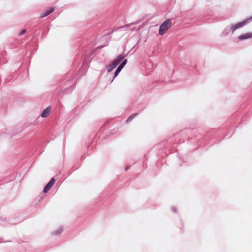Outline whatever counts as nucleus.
<instances>
[{"mask_svg": "<svg viewBox=\"0 0 252 252\" xmlns=\"http://www.w3.org/2000/svg\"><path fill=\"white\" fill-rule=\"evenodd\" d=\"M55 182V180L54 178H53L50 182L46 185V186L44 187L43 191L46 193L48 190H49L52 186L54 185Z\"/></svg>", "mask_w": 252, "mask_h": 252, "instance_id": "20e7f679", "label": "nucleus"}, {"mask_svg": "<svg viewBox=\"0 0 252 252\" xmlns=\"http://www.w3.org/2000/svg\"><path fill=\"white\" fill-rule=\"evenodd\" d=\"M252 37V32L247 33L243 35L239 36L238 38L240 40H244L246 39L251 38Z\"/></svg>", "mask_w": 252, "mask_h": 252, "instance_id": "423d86ee", "label": "nucleus"}, {"mask_svg": "<svg viewBox=\"0 0 252 252\" xmlns=\"http://www.w3.org/2000/svg\"><path fill=\"white\" fill-rule=\"evenodd\" d=\"M54 8L53 7H51L49 8V9L48 10H47L45 12L43 13V14H41L40 17L41 18L45 17L48 16V15H49L50 14H51V13H52L54 11Z\"/></svg>", "mask_w": 252, "mask_h": 252, "instance_id": "0eeeda50", "label": "nucleus"}, {"mask_svg": "<svg viewBox=\"0 0 252 252\" xmlns=\"http://www.w3.org/2000/svg\"><path fill=\"white\" fill-rule=\"evenodd\" d=\"M50 112L51 108L48 107L43 111V112L41 114V116L43 118H46L49 115Z\"/></svg>", "mask_w": 252, "mask_h": 252, "instance_id": "39448f33", "label": "nucleus"}, {"mask_svg": "<svg viewBox=\"0 0 252 252\" xmlns=\"http://www.w3.org/2000/svg\"><path fill=\"white\" fill-rule=\"evenodd\" d=\"M137 114H135L129 117V118L126 120V123L130 121Z\"/></svg>", "mask_w": 252, "mask_h": 252, "instance_id": "1a4fd4ad", "label": "nucleus"}, {"mask_svg": "<svg viewBox=\"0 0 252 252\" xmlns=\"http://www.w3.org/2000/svg\"><path fill=\"white\" fill-rule=\"evenodd\" d=\"M121 71V70L118 67L115 72V77L117 76Z\"/></svg>", "mask_w": 252, "mask_h": 252, "instance_id": "9d476101", "label": "nucleus"}, {"mask_svg": "<svg viewBox=\"0 0 252 252\" xmlns=\"http://www.w3.org/2000/svg\"><path fill=\"white\" fill-rule=\"evenodd\" d=\"M63 231V228L60 227L58 228L57 230L54 231L52 234L54 235H58L61 234Z\"/></svg>", "mask_w": 252, "mask_h": 252, "instance_id": "6e6552de", "label": "nucleus"}, {"mask_svg": "<svg viewBox=\"0 0 252 252\" xmlns=\"http://www.w3.org/2000/svg\"><path fill=\"white\" fill-rule=\"evenodd\" d=\"M124 66H125V65H124V64H123L122 63H121V64L119 66L118 68H119V69H120L121 70H122V68L124 67Z\"/></svg>", "mask_w": 252, "mask_h": 252, "instance_id": "f8f14e48", "label": "nucleus"}, {"mask_svg": "<svg viewBox=\"0 0 252 252\" xmlns=\"http://www.w3.org/2000/svg\"><path fill=\"white\" fill-rule=\"evenodd\" d=\"M124 56H119L115 60H114L112 63L109 66L108 68V72L111 71L113 69H114L119 63L123 60L124 58Z\"/></svg>", "mask_w": 252, "mask_h": 252, "instance_id": "f03ea898", "label": "nucleus"}, {"mask_svg": "<svg viewBox=\"0 0 252 252\" xmlns=\"http://www.w3.org/2000/svg\"><path fill=\"white\" fill-rule=\"evenodd\" d=\"M250 19H252V17L249 18L248 19H247V20L243 21L241 22L238 23L236 25H232L231 27V30L232 32H233L235 31V30H236V29L244 26L246 24L248 20H250Z\"/></svg>", "mask_w": 252, "mask_h": 252, "instance_id": "7ed1b4c3", "label": "nucleus"}, {"mask_svg": "<svg viewBox=\"0 0 252 252\" xmlns=\"http://www.w3.org/2000/svg\"><path fill=\"white\" fill-rule=\"evenodd\" d=\"M172 25L171 20L168 19L165 21L160 26L159 29V34L163 35L166 32Z\"/></svg>", "mask_w": 252, "mask_h": 252, "instance_id": "f257e3e1", "label": "nucleus"}, {"mask_svg": "<svg viewBox=\"0 0 252 252\" xmlns=\"http://www.w3.org/2000/svg\"><path fill=\"white\" fill-rule=\"evenodd\" d=\"M127 63V60L126 59H125L123 62L122 63V64H124V65H125Z\"/></svg>", "mask_w": 252, "mask_h": 252, "instance_id": "ddd939ff", "label": "nucleus"}, {"mask_svg": "<svg viewBox=\"0 0 252 252\" xmlns=\"http://www.w3.org/2000/svg\"><path fill=\"white\" fill-rule=\"evenodd\" d=\"M26 32V30H23L22 31H21L20 33H19V35H22L23 34L25 33Z\"/></svg>", "mask_w": 252, "mask_h": 252, "instance_id": "9b49d317", "label": "nucleus"}]
</instances>
